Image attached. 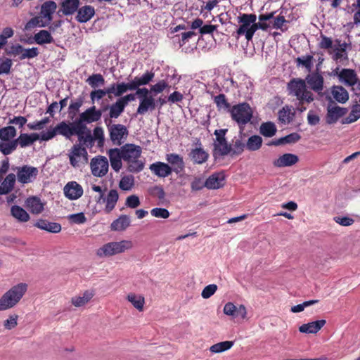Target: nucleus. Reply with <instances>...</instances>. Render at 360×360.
<instances>
[{"label": "nucleus", "mask_w": 360, "mask_h": 360, "mask_svg": "<svg viewBox=\"0 0 360 360\" xmlns=\"http://www.w3.org/2000/svg\"><path fill=\"white\" fill-rule=\"evenodd\" d=\"M90 124V113L82 120L83 129L79 134H75L78 137V143L75 144L69 150L68 157L70 165L74 167H79L81 163H87L88 153L86 147L90 144V129L87 124Z\"/></svg>", "instance_id": "nucleus-1"}, {"label": "nucleus", "mask_w": 360, "mask_h": 360, "mask_svg": "<svg viewBox=\"0 0 360 360\" xmlns=\"http://www.w3.org/2000/svg\"><path fill=\"white\" fill-rule=\"evenodd\" d=\"M90 112V108H87L84 112L81 113L74 122H66L62 121L55 127L48 129L46 131H42L39 134V140L48 141L54 138L57 134L64 136L65 139H70L75 134H79L81 129H83L82 120H85L86 115Z\"/></svg>", "instance_id": "nucleus-2"}, {"label": "nucleus", "mask_w": 360, "mask_h": 360, "mask_svg": "<svg viewBox=\"0 0 360 360\" xmlns=\"http://www.w3.org/2000/svg\"><path fill=\"white\" fill-rule=\"evenodd\" d=\"M122 160L127 164V170L131 173L141 172L145 166V162L140 159L142 149L139 146L127 143L120 148Z\"/></svg>", "instance_id": "nucleus-3"}, {"label": "nucleus", "mask_w": 360, "mask_h": 360, "mask_svg": "<svg viewBox=\"0 0 360 360\" xmlns=\"http://www.w3.org/2000/svg\"><path fill=\"white\" fill-rule=\"evenodd\" d=\"M25 283H20L11 287L0 297V311L15 307L23 297L27 290Z\"/></svg>", "instance_id": "nucleus-4"}, {"label": "nucleus", "mask_w": 360, "mask_h": 360, "mask_svg": "<svg viewBox=\"0 0 360 360\" xmlns=\"http://www.w3.org/2000/svg\"><path fill=\"white\" fill-rule=\"evenodd\" d=\"M288 95L296 97L300 104L310 103L314 100L313 94L307 90L305 80L301 78H293L287 84Z\"/></svg>", "instance_id": "nucleus-5"}, {"label": "nucleus", "mask_w": 360, "mask_h": 360, "mask_svg": "<svg viewBox=\"0 0 360 360\" xmlns=\"http://www.w3.org/2000/svg\"><path fill=\"white\" fill-rule=\"evenodd\" d=\"M229 111L232 120L235 121L239 127L240 134H243L245 136V134L243 133L245 126L250 122L253 117L252 108L247 103H241L232 106Z\"/></svg>", "instance_id": "nucleus-6"}, {"label": "nucleus", "mask_w": 360, "mask_h": 360, "mask_svg": "<svg viewBox=\"0 0 360 360\" xmlns=\"http://www.w3.org/2000/svg\"><path fill=\"white\" fill-rule=\"evenodd\" d=\"M133 248V243L129 240L109 242L96 250V255L99 257H110L122 254Z\"/></svg>", "instance_id": "nucleus-7"}, {"label": "nucleus", "mask_w": 360, "mask_h": 360, "mask_svg": "<svg viewBox=\"0 0 360 360\" xmlns=\"http://www.w3.org/2000/svg\"><path fill=\"white\" fill-rule=\"evenodd\" d=\"M228 129H216L214 134L216 140L214 143V154L219 156H226L230 153V144L228 143L225 135Z\"/></svg>", "instance_id": "nucleus-8"}, {"label": "nucleus", "mask_w": 360, "mask_h": 360, "mask_svg": "<svg viewBox=\"0 0 360 360\" xmlns=\"http://www.w3.org/2000/svg\"><path fill=\"white\" fill-rule=\"evenodd\" d=\"M108 129L111 141L116 146H120L124 143L129 134L127 128L121 124H109Z\"/></svg>", "instance_id": "nucleus-9"}, {"label": "nucleus", "mask_w": 360, "mask_h": 360, "mask_svg": "<svg viewBox=\"0 0 360 360\" xmlns=\"http://www.w3.org/2000/svg\"><path fill=\"white\" fill-rule=\"evenodd\" d=\"M38 175V169L34 167L24 165L16 167V179L21 184L32 182Z\"/></svg>", "instance_id": "nucleus-10"}, {"label": "nucleus", "mask_w": 360, "mask_h": 360, "mask_svg": "<svg viewBox=\"0 0 360 360\" xmlns=\"http://www.w3.org/2000/svg\"><path fill=\"white\" fill-rule=\"evenodd\" d=\"M108 161L105 157L91 159V174L96 176H103L108 171Z\"/></svg>", "instance_id": "nucleus-11"}, {"label": "nucleus", "mask_w": 360, "mask_h": 360, "mask_svg": "<svg viewBox=\"0 0 360 360\" xmlns=\"http://www.w3.org/2000/svg\"><path fill=\"white\" fill-rule=\"evenodd\" d=\"M304 80L314 91L320 94L323 90L324 79L318 72L308 74Z\"/></svg>", "instance_id": "nucleus-12"}, {"label": "nucleus", "mask_w": 360, "mask_h": 360, "mask_svg": "<svg viewBox=\"0 0 360 360\" xmlns=\"http://www.w3.org/2000/svg\"><path fill=\"white\" fill-rule=\"evenodd\" d=\"M338 68L335 70V74L338 75L339 80L347 86H354L358 82V77L355 71L352 69H342L338 72Z\"/></svg>", "instance_id": "nucleus-13"}, {"label": "nucleus", "mask_w": 360, "mask_h": 360, "mask_svg": "<svg viewBox=\"0 0 360 360\" xmlns=\"http://www.w3.org/2000/svg\"><path fill=\"white\" fill-rule=\"evenodd\" d=\"M256 20L257 15L255 14H241L238 18V22L240 24V27H238L236 32L238 35H245V37H246L248 29L250 28V27H251L252 23L255 22Z\"/></svg>", "instance_id": "nucleus-14"}, {"label": "nucleus", "mask_w": 360, "mask_h": 360, "mask_svg": "<svg viewBox=\"0 0 360 360\" xmlns=\"http://www.w3.org/2000/svg\"><path fill=\"white\" fill-rule=\"evenodd\" d=\"M223 312L224 314L233 318L240 317L244 319L247 316V310L244 305L240 304L237 307L231 302H227L224 305Z\"/></svg>", "instance_id": "nucleus-15"}, {"label": "nucleus", "mask_w": 360, "mask_h": 360, "mask_svg": "<svg viewBox=\"0 0 360 360\" xmlns=\"http://www.w3.org/2000/svg\"><path fill=\"white\" fill-rule=\"evenodd\" d=\"M347 112V109L340 106H328L326 115V122L328 124H335Z\"/></svg>", "instance_id": "nucleus-16"}, {"label": "nucleus", "mask_w": 360, "mask_h": 360, "mask_svg": "<svg viewBox=\"0 0 360 360\" xmlns=\"http://www.w3.org/2000/svg\"><path fill=\"white\" fill-rule=\"evenodd\" d=\"M64 194L70 200H76L82 196L83 193L82 187L76 181L68 183L64 188Z\"/></svg>", "instance_id": "nucleus-17"}, {"label": "nucleus", "mask_w": 360, "mask_h": 360, "mask_svg": "<svg viewBox=\"0 0 360 360\" xmlns=\"http://www.w3.org/2000/svg\"><path fill=\"white\" fill-rule=\"evenodd\" d=\"M166 160L171 165L172 172L176 174L181 172L185 167V164L183 158L176 153H169L166 155Z\"/></svg>", "instance_id": "nucleus-18"}, {"label": "nucleus", "mask_w": 360, "mask_h": 360, "mask_svg": "<svg viewBox=\"0 0 360 360\" xmlns=\"http://www.w3.org/2000/svg\"><path fill=\"white\" fill-rule=\"evenodd\" d=\"M149 169L156 176L161 178L167 177L172 173V167L168 164L162 162L151 164Z\"/></svg>", "instance_id": "nucleus-19"}, {"label": "nucleus", "mask_w": 360, "mask_h": 360, "mask_svg": "<svg viewBox=\"0 0 360 360\" xmlns=\"http://www.w3.org/2000/svg\"><path fill=\"white\" fill-rule=\"evenodd\" d=\"M224 173H214L206 179L205 187L208 189H218L224 186Z\"/></svg>", "instance_id": "nucleus-20"}, {"label": "nucleus", "mask_w": 360, "mask_h": 360, "mask_svg": "<svg viewBox=\"0 0 360 360\" xmlns=\"http://www.w3.org/2000/svg\"><path fill=\"white\" fill-rule=\"evenodd\" d=\"M348 44L346 42L341 43L340 39H335L334 46L333 49L334 53L333 59L336 61H342V59L347 60V53L346 49Z\"/></svg>", "instance_id": "nucleus-21"}, {"label": "nucleus", "mask_w": 360, "mask_h": 360, "mask_svg": "<svg viewBox=\"0 0 360 360\" xmlns=\"http://www.w3.org/2000/svg\"><path fill=\"white\" fill-rule=\"evenodd\" d=\"M139 101V105L136 110V113L139 115H145L148 111H153L156 108V102L153 96L143 98Z\"/></svg>", "instance_id": "nucleus-22"}, {"label": "nucleus", "mask_w": 360, "mask_h": 360, "mask_svg": "<svg viewBox=\"0 0 360 360\" xmlns=\"http://www.w3.org/2000/svg\"><path fill=\"white\" fill-rule=\"evenodd\" d=\"M326 320L321 319L304 323L300 326L299 331L302 333L315 334L321 329V328L326 324Z\"/></svg>", "instance_id": "nucleus-23"}, {"label": "nucleus", "mask_w": 360, "mask_h": 360, "mask_svg": "<svg viewBox=\"0 0 360 360\" xmlns=\"http://www.w3.org/2000/svg\"><path fill=\"white\" fill-rule=\"evenodd\" d=\"M111 167L115 171L119 172L122 168V155L120 148H112L108 151Z\"/></svg>", "instance_id": "nucleus-24"}, {"label": "nucleus", "mask_w": 360, "mask_h": 360, "mask_svg": "<svg viewBox=\"0 0 360 360\" xmlns=\"http://www.w3.org/2000/svg\"><path fill=\"white\" fill-rule=\"evenodd\" d=\"M56 8V4L54 1H46L41 6L40 16L49 24L52 20V15L55 13Z\"/></svg>", "instance_id": "nucleus-25"}, {"label": "nucleus", "mask_w": 360, "mask_h": 360, "mask_svg": "<svg viewBox=\"0 0 360 360\" xmlns=\"http://www.w3.org/2000/svg\"><path fill=\"white\" fill-rule=\"evenodd\" d=\"M299 159L296 155L285 153L280 156L274 162V165L278 167H290L298 162Z\"/></svg>", "instance_id": "nucleus-26"}, {"label": "nucleus", "mask_w": 360, "mask_h": 360, "mask_svg": "<svg viewBox=\"0 0 360 360\" xmlns=\"http://www.w3.org/2000/svg\"><path fill=\"white\" fill-rule=\"evenodd\" d=\"M15 181V174H8L0 184V195L8 194L13 189Z\"/></svg>", "instance_id": "nucleus-27"}, {"label": "nucleus", "mask_w": 360, "mask_h": 360, "mask_svg": "<svg viewBox=\"0 0 360 360\" xmlns=\"http://www.w3.org/2000/svg\"><path fill=\"white\" fill-rule=\"evenodd\" d=\"M34 226L41 230H44L53 233H59L61 231V226L60 224L56 222H49L45 219L38 220Z\"/></svg>", "instance_id": "nucleus-28"}, {"label": "nucleus", "mask_w": 360, "mask_h": 360, "mask_svg": "<svg viewBox=\"0 0 360 360\" xmlns=\"http://www.w3.org/2000/svg\"><path fill=\"white\" fill-rule=\"evenodd\" d=\"M38 140H39V134L37 133L21 134L18 139H15L17 146L19 144L21 148L29 146Z\"/></svg>", "instance_id": "nucleus-29"}, {"label": "nucleus", "mask_w": 360, "mask_h": 360, "mask_svg": "<svg viewBox=\"0 0 360 360\" xmlns=\"http://www.w3.org/2000/svg\"><path fill=\"white\" fill-rule=\"evenodd\" d=\"M26 207L34 214H39L44 210V204L35 196L28 198L25 201Z\"/></svg>", "instance_id": "nucleus-30"}, {"label": "nucleus", "mask_w": 360, "mask_h": 360, "mask_svg": "<svg viewBox=\"0 0 360 360\" xmlns=\"http://www.w3.org/2000/svg\"><path fill=\"white\" fill-rule=\"evenodd\" d=\"M333 98L340 103H345L349 100L347 91L342 86H333L331 88Z\"/></svg>", "instance_id": "nucleus-31"}, {"label": "nucleus", "mask_w": 360, "mask_h": 360, "mask_svg": "<svg viewBox=\"0 0 360 360\" xmlns=\"http://www.w3.org/2000/svg\"><path fill=\"white\" fill-rule=\"evenodd\" d=\"M130 222V218L127 215L122 214L112 222L110 229L115 231H124L129 226Z\"/></svg>", "instance_id": "nucleus-32"}, {"label": "nucleus", "mask_w": 360, "mask_h": 360, "mask_svg": "<svg viewBox=\"0 0 360 360\" xmlns=\"http://www.w3.org/2000/svg\"><path fill=\"white\" fill-rule=\"evenodd\" d=\"M189 156L193 163L202 164L207 161L209 155L201 148H196L191 150Z\"/></svg>", "instance_id": "nucleus-33"}, {"label": "nucleus", "mask_w": 360, "mask_h": 360, "mask_svg": "<svg viewBox=\"0 0 360 360\" xmlns=\"http://www.w3.org/2000/svg\"><path fill=\"white\" fill-rule=\"evenodd\" d=\"M295 114L292 106L285 105L278 111V120L282 123H290L293 120Z\"/></svg>", "instance_id": "nucleus-34"}, {"label": "nucleus", "mask_w": 360, "mask_h": 360, "mask_svg": "<svg viewBox=\"0 0 360 360\" xmlns=\"http://www.w3.org/2000/svg\"><path fill=\"white\" fill-rule=\"evenodd\" d=\"M11 214L19 222H27L30 218L27 211L18 205L11 207Z\"/></svg>", "instance_id": "nucleus-35"}, {"label": "nucleus", "mask_w": 360, "mask_h": 360, "mask_svg": "<svg viewBox=\"0 0 360 360\" xmlns=\"http://www.w3.org/2000/svg\"><path fill=\"white\" fill-rule=\"evenodd\" d=\"M34 41L39 45H43L45 44H51L53 42V38L51 36V33L45 30H41L34 35Z\"/></svg>", "instance_id": "nucleus-36"}, {"label": "nucleus", "mask_w": 360, "mask_h": 360, "mask_svg": "<svg viewBox=\"0 0 360 360\" xmlns=\"http://www.w3.org/2000/svg\"><path fill=\"white\" fill-rule=\"evenodd\" d=\"M155 76L154 72L147 71L141 77H135L131 82L132 85L134 86L136 90L140 86L146 85L150 83Z\"/></svg>", "instance_id": "nucleus-37"}, {"label": "nucleus", "mask_w": 360, "mask_h": 360, "mask_svg": "<svg viewBox=\"0 0 360 360\" xmlns=\"http://www.w3.org/2000/svg\"><path fill=\"white\" fill-rule=\"evenodd\" d=\"M83 99L77 98L75 101H72L68 110V118L74 122L77 118L76 116L79 112V108L83 105Z\"/></svg>", "instance_id": "nucleus-38"}, {"label": "nucleus", "mask_w": 360, "mask_h": 360, "mask_svg": "<svg viewBox=\"0 0 360 360\" xmlns=\"http://www.w3.org/2000/svg\"><path fill=\"white\" fill-rule=\"evenodd\" d=\"M127 300L139 311H142L143 310V306L145 304V299L143 296L136 295L135 293H129L127 295Z\"/></svg>", "instance_id": "nucleus-39"}, {"label": "nucleus", "mask_w": 360, "mask_h": 360, "mask_svg": "<svg viewBox=\"0 0 360 360\" xmlns=\"http://www.w3.org/2000/svg\"><path fill=\"white\" fill-rule=\"evenodd\" d=\"M110 86L114 87V92H112L111 94H114L115 96H120L124 93L127 92L128 90L134 91V86L132 85L131 82L129 83H117V84H112Z\"/></svg>", "instance_id": "nucleus-40"}, {"label": "nucleus", "mask_w": 360, "mask_h": 360, "mask_svg": "<svg viewBox=\"0 0 360 360\" xmlns=\"http://www.w3.org/2000/svg\"><path fill=\"white\" fill-rule=\"evenodd\" d=\"M242 136L243 134H240L241 138L236 139L233 141V143L230 144V153L231 156L233 155H239L243 153L245 148H246L245 143L242 140Z\"/></svg>", "instance_id": "nucleus-41"}, {"label": "nucleus", "mask_w": 360, "mask_h": 360, "mask_svg": "<svg viewBox=\"0 0 360 360\" xmlns=\"http://www.w3.org/2000/svg\"><path fill=\"white\" fill-rule=\"evenodd\" d=\"M277 131L276 127L274 122H266L261 124L259 132L265 137H272Z\"/></svg>", "instance_id": "nucleus-42"}, {"label": "nucleus", "mask_w": 360, "mask_h": 360, "mask_svg": "<svg viewBox=\"0 0 360 360\" xmlns=\"http://www.w3.org/2000/svg\"><path fill=\"white\" fill-rule=\"evenodd\" d=\"M246 148L250 151H256L259 150L262 145V139L258 135H253L249 137L245 143Z\"/></svg>", "instance_id": "nucleus-43"}, {"label": "nucleus", "mask_w": 360, "mask_h": 360, "mask_svg": "<svg viewBox=\"0 0 360 360\" xmlns=\"http://www.w3.org/2000/svg\"><path fill=\"white\" fill-rule=\"evenodd\" d=\"M79 0H65L62 3L63 12L65 15L74 13L79 7Z\"/></svg>", "instance_id": "nucleus-44"}, {"label": "nucleus", "mask_w": 360, "mask_h": 360, "mask_svg": "<svg viewBox=\"0 0 360 360\" xmlns=\"http://www.w3.org/2000/svg\"><path fill=\"white\" fill-rule=\"evenodd\" d=\"M118 198H119V195H118L117 191L116 190H110L108 195L107 198H105V202H106L105 210H106L107 212H110L114 209V207L118 200Z\"/></svg>", "instance_id": "nucleus-45"}, {"label": "nucleus", "mask_w": 360, "mask_h": 360, "mask_svg": "<svg viewBox=\"0 0 360 360\" xmlns=\"http://www.w3.org/2000/svg\"><path fill=\"white\" fill-rule=\"evenodd\" d=\"M313 56L311 55H306L302 57H297L295 62L297 67H304L307 72H310L313 66L312 63Z\"/></svg>", "instance_id": "nucleus-46"}, {"label": "nucleus", "mask_w": 360, "mask_h": 360, "mask_svg": "<svg viewBox=\"0 0 360 360\" xmlns=\"http://www.w3.org/2000/svg\"><path fill=\"white\" fill-rule=\"evenodd\" d=\"M90 300V292L86 290L82 294L72 297L71 302L76 307H81L85 305Z\"/></svg>", "instance_id": "nucleus-47"}, {"label": "nucleus", "mask_w": 360, "mask_h": 360, "mask_svg": "<svg viewBox=\"0 0 360 360\" xmlns=\"http://www.w3.org/2000/svg\"><path fill=\"white\" fill-rule=\"evenodd\" d=\"M270 27L269 24L267 22H256V21L252 23L251 27L248 29V31L246 34V39L248 41L252 40L254 34L257 30H266Z\"/></svg>", "instance_id": "nucleus-48"}, {"label": "nucleus", "mask_w": 360, "mask_h": 360, "mask_svg": "<svg viewBox=\"0 0 360 360\" xmlns=\"http://www.w3.org/2000/svg\"><path fill=\"white\" fill-rule=\"evenodd\" d=\"M16 136V129L13 126H8L0 129V139L2 141H9Z\"/></svg>", "instance_id": "nucleus-49"}, {"label": "nucleus", "mask_w": 360, "mask_h": 360, "mask_svg": "<svg viewBox=\"0 0 360 360\" xmlns=\"http://www.w3.org/2000/svg\"><path fill=\"white\" fill-rule=\"evenodd\" d=\"M233 345L232 341H224L212 345L210 351L212 353H221L231 349Z\"/></svg>", "instance_id": "nucleus-50"}, {"label": "nucleus", "mask_w": 360, "mask_h": 360, "mask_svg": "<svg viewBox=\"0 0 360 360\" xmlns=\"http://www.w3.org/2000/svg\"><path fill=\"white\" fill-rule=\"evenodd\" d=\"M124 104L118 99L110 107L109 115L111 118H117L124 110Z\"/></svg>", "instance_id": "nucleus-51"}, {"label": "nucleus", "mask_w": 360, "mask_h": 360, "mask_svg": "<svg viewBox=\"0 0 360 360\" xmlns=\"http://www.w3.org/2000/svg\"><path fill=\"white\" fill-rule=\"evenodd\" d=\"M15 140L9 142L0 141V151L5 155L11 154L17 148V143Z\"/></svg>", "instance_id": "nucleus-52"}, {"label": "nucleus", "mask_w": 360, "mask_h": 360, "mask_svg": "<svg viewBox=\"0 0 360 360\" xmlns=\"http://www.w3.org/2000/svg\"><path fill=\"white\" fill-rule=\"evenodd\" d=\"M114 92V87L109 86L105 89H98L95 91H91V101L94 102L95 100H99L105 96L106 94L108 95V97L111 98V93Z\"/></svg>", "instance_id": "nucleus-53"}, {"label": "nucleus", "mask_w": 360, "mask_h": 360, "mask_svg": "<svg viewBox=\"0 0 360 360\" xmlns=\"http://www.w3.org/2000/svg\"><path fill=\"white\" fill-rule=\"evenodd\" d=\"M48 22L45 21L40 15L30 19L25 25V30H29L35 27H44L47 26Z\"/></svg>", "instance_id": "nucleus-54"}, {"label": "nucleus", "mask_w": 360, "mask_h": 360, "mask_svg": "<svg viewBox=\"0 0 360 360\" xmlns=\"http://www.w3.org/2000/svg\"><path fill=\"white\" fill-rule=\"evenodd\" d=\"M134 185V178L132 175L124 176L119 183V187L123 191H130Z\"/></svg>", "instance_id": "nucleus-55"}, {"label": "nucleus", "mask_w": 360, "mask_h": 360, "mask_svg": "<svg viewBox=\"0 0 360 360\" xmlns=\"http://www.w3.org/2000/svg\"><path fill=\"white\" fill-rule=\"evenodd\" d=\"M360 118V104H355L352 106V110L343 123L350 124L356 122Z\"/></svg>", "instance_id": "nucleus-56"}, {"label": "nucleus", "mask_w": 360, "mask_h": 360, "mask_svg": "<svg viewBox=\"0 0 360 360\" xmlns=\"http://www.w3.org/2000/svg\"><path fill=\"white\" fill-rule=\"evenodd\" d=\"M13 65V61L8 58H0V75H9Z\"/></svg>", "instance_id": "nucleus-57"}, {"label": "nucleus", "mask_w": 360, "mask_h": 360, "mask_svg": "<svg viewBox=\"0 0 360 360\" xmlns=\"http://www.w3.org/2000/svg\"><path fill=\"white\" fill-rule=\"evenodd\" d=\"M76 19L80 22H87L90 19V6L79 8Z\"/></svg>", "instance_id": "nucleus-58"}, {"label": "nucleus", "mask_w": 360, "mask_h": 360, "mask_svg": "<svg viewBox=\"0 0 360 360\" xmlns=\"http://www.w3.org/2000/svg\"><path fill=\"white\" fill-rule=\"evenodd\" d=\"M214 102L219 109H229L230 103L227 101L226 96L223 94H219L214 97Z\"/></svg>", "instance_id": "nucleus-59"}, {"label": "nucleus", "mask_w": 360, "mask_h": 360, "mask_svg": "<svg viewBox=\"0 0 360 360\" xmlns=\"http://www.w3.org/2000/svg\"><path fill=\"white\" fill-rule=\"evenodd\" d=\"M104 132L101 127H96L94 129L93 135H91V143L94 141H98V146L101 147L104 143Z\"/></svg>", "instance_id": "nucleus-60"}, {"label": "nucleus", "mask_w": 360, "mask_h": 360, "mask_svg": "<svg viewBox=\"0 0 360 360\" xmlns=\"http://www.w3.org/2000/svg\"><path fill=\"white\" fill-rule=\"evenodd\" d=\"M39 55V50L37 47H32L30 49H25L23 47V51L22 55L19 56L20 60L24 59H31L37 57Z\"/></svg>", "instance_id": "nucleus-61"}, {"label": "nucleus", "mask_w": 360, "mask_h": 360, "mask_svg": "<svg viewBox=\"0 0 360 360\" xmlns=\"http://www.w3.org/2000/svg\"><path fill=\"white\" fill-rule=\"evenodd\" d=\"M18 316L17 314H11L7 319L4 321L3 326L6 330H12L18 325Z\"/></svg>", "instance_id": "nucleus-62"}, {"label": "nucleus", "mask_w": 360, "mask_h": 360, "mask_svg": "<svg viewBox=\"0 0 360 360\" xmlns=\"http://www.w3.org/2000/svg\"><path fill=\"white\" fill-rule=\"evenodd\" d=\"M150 214L153 217L161 219H167L170 213L165 208L155 207L150 210Z\"/></svg>", "instance_id": "nucleus-63"}, {"label": "nucleus", "mask_w": 360, "mask_h": 360, "mask_svg": "<svg viewBox=\"0 0 360 360\" xmlns=\"http://www.w3.org/2000/svg\"><path fill=\"white\" fill-rule=\"evenodd\" d=\"M334 44L330 37H328L323 34H321V41L319 43V47L321 49H333Z\"/></svg>", "instance_id": "nucleus-64"}]
</instances>
